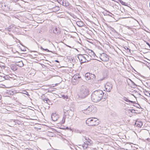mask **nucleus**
Here are the masks:
<instances>
[{"instance_id":"dca6fc26","label":"nucleus","mask_w":150,"mask_h":150,"mask_svg":"<svg viewBox=\"0 0 150 150\" xmlns=\"http://www.w3.org/2000/svg\"><path fill=\"white\" fill-rule=\"evenodd\" d=\"M91 74L89 73H87L85 75V77L86 78V80L90 79Z\"/></svg>"},{"instance_id":"603ef678","label":"nucleus","mask_w":150,"mask_h":150,"mask_svg":"<svg viewBox=\"0 0 150 150\" xmlns=\"http://www.w3.org/2000/svg\"><path fill=\"white\" fill-rule=\"evenodd\" d=\"M118 117H116V119H117Z\"/></svg>"},{"instance_id":"9b49d317","label":"nucleus","mask_w":150,"mask_h":150,"mask_svg":"<svg viewBox=\"0 0 150 150\" xmlns=\"http://www.w3.org/2000/svg\"><path fill=\"white\" fill-rule=\"evenodd\" d=\"M91 143H90L89 142H86V141L84 142L82 146L84 149H86L89 146H91Z\"/></svg>"},{"instance_id":"09e8293b","label":"nucleus","mask_w":150,"mask_h":150,"mask_svg":"<svg viewBox=\"0 0 150 150\" xmlns=\"http://www.w3.org/2000/svg\"><path fill=\"white\" fill-rule=\"evenodd\" d=\"M76 82V81H75V80H74V83H75Z\"/></svg>"},{"instance_id":"1a4fd4ad","label":"nucleus","mask_w":150,"mask_h":150,"mask_svg":"<svg viewBox=\"0 0 150 150\" xmlns=\"http://www.w3.org/2000/svg\"><path fill=\"white\" fill-rule=\"evenodd\" d=\"M51 32H52L55 34L59 35L60 33V31L59 28H57L55 26H54L52 28Z\"/></svg>"},{"instance_id":"e433bc0d","label":"nucleus","mask_w":150,"mask_h":150,"mask_svg":"<svg viewBox=\"0 0 150 150\" xmlns=\"http://www.w3.org/2000/svg\"><path fill=\"white\" fill-rule=\"evenodd\" d=\"M133 83L134 84V85H133L134 88L136 87V85L135 84V83L133 82Z\"/></svg>"},{"instance_id":"3c124183","label":"nucleus","mask_w":150,"mask_h":150,"mask_svg":"<svg viewBox=\"0 0 150 150\" xmlns=\"http://www.w3.org/2000/svg\"><path fill=\"white\" fill-rule=\"evenodd\" d=\"M124 149L125 150H128V149H126L125 150L124 149Z\"/></svg>"},{"instance_id":"b1692460","label":"nucleus","mask_w":150,"mask_h":150,"mask_svg":"<svg viewBox=\"0 0 150 150\" xmlns=\"http://www.w3.org/2000/svg\"><path fill=\"white\" fill-rule=\"evenodd\" d=\"M85 140L86 141V142H89L90 143H91V140L89 139L88 138H86L85 137Z\"/></svg>"},{"instance_id":"39448f33","label":"nucleus","mask_w":150,"mask_h":150,"mask_svg":"<svg viewBox=\"0 0 150 150\" xmlns=\"http://www.w3.org/2000/svg\"><path fill=\"white\" fill-rule=\"evenodd\" d=\"M79 74H76L74 75L73 77L71 82L74 85H76L79 82V79H81V76H79Z\"/></svg>"},{"instance_id":"4be33fe9","label":"nucleus","mask_w":150,"mask_h":150,"mask_svg":"<svg viewBox=\"0 0 150 150\" xmlns=\"http://www.w3.org/2000/svg\"><path fill=\"white\" fill-rule=\"evenodd\" d=\"M90 79H94L96 78L95 75L93 74H91Z\"/></svg>"},{"instance_id":"6e6d98bb","label":"nucleus","mask_w":150,"mask_h":150,"mask_svg":"<svg viewBox=\"0 0 150 150\" xmlns=\"http://www.w3.org/2000/svg\"><path fill=\"white\" fill-rule=\"evenodd\" d=\"M110 14H112L111 13H110Z\"/></svg>"},{"instance_id":"72a5a7b5","label":"nucleus","mask_w":150,"mask_h":150,"mask_svg":"<svg viewBox=\"0 0 150 150\" xmlns=\"http://www.w3.org/2000/svg\"><path fill=\"white\" fill-rule=\"evenodd\" d=\"M47 99H48V98H44V99L43 100L44 102L47 103Z\"/></svg>"},{"instance_id":"6ab92c4d","label":"nucleus","mask_w":150,"mask_h":150,"mask_svg":"<svg viewBox=\"0 0 150 150\" xmlns=\"http://www.w3.org/2000/svg\"><path fill=\"white\" fill-rule=\"evenodd\" d=\"M5 106V104L3 103L2 101H0V107L1 108H4Z\"/></svg>"},{"instance_id":"f03ea898","label":"nucleus","mask_w":150,"mask_h":150,"mask_svg":"<svg viewBox=\"0 0 150 150\" xmlns=\"http://www.w3.org/2000/svg\"><path fill=\"white\" fill-rule=\"evenodd\" d=\"M89 94V90L87 87L85 86H82L80 89V91L78 93V96L81 98H84L86 97Z\"/></svg>"},{"instance_id":"20e7f679","label":"nucleus","mask_w":150,"mask_h":150,"mask_svg":"<svg viewBox=\"0 0 150 150\" xmlns=\"http://www.w3.org/2000/svg\"><path fill=\"white\" fill-rule=\"evenodd\" d=\"M86 123L89 126H95L98 125V120L95 117L89 118L86 120Z\"/></svg>"},{"instance_id":"423d86ee","label":"nucleus","mask_w":150,"mask_h":150,"mask_svg":"<svg viewBox=\"0 0 150 150\" xmlns=\"http://www.w3.org/2000/svg\"><path fill=\"white\" fill-rule=\"evenodd\" d=\"M64 114H65L67 115H67L69 117H71L73 116L74 115V112L73 110H72L71 109H70L69 108V109H66V107H64Z\"/></svg>"},{"instance_id":"2f4dec72","label":"nucleus","mask_w":150,"mask_h":150,"mask_svg":"<svg viewBox=\"0 0 150 150\" xmlns=\"http://www.w3.org/2000/svg\"><path fill=\"white\" fill-rule=\"evenodd\" d=\"M62 97L64 98V99H65L66 98L67 99V97L66 96H65V95L63 94L61 95Z\"/></svg>"},{"instance_id":"4c0bfd02","label":"nucleus","mask_w":150,"mask_h":150,"mask_svg":"<svg viewBox=\"0 0 150 150\" xmlns=\"http://www.w3.org/2000/svg\"><path fill=\"white\" fill-rule=\"evenodd\" d=\"M45 50L46 51H47L48 52H50V51H49L48 49H45Z\"/></svg>"},{"instance_id":"c85d7f7f","label":"nucleus","mask_w":150,"mask_h":150,"mask_svg":"<svg viewBox=\"0 0 150 150\" xmlns=\"http://www.w3.org/2000/svg\"><path fill=\"white\" fill-rule=\"evenodd\" d=\"M32 52H35V54H34V55L35 56H37L38 55V54H39V53L36 51H32Z\"/></svg>"},{"instance_id":"7ed1b4c3","label":"nucleus","mask_w":150,"mask_h":150,"mask_svg":"<svg viewBox=\"0 0 150 150\" xmlns=\"http://www.w3.org/2000/svg\"><path fill=\"white\" fill-rule=\"evenodd\" d=\"M97 109L95 106L93 105H90L85 110H83V112L87 115L93 114L96 112Z\"/></svg>"},{"instance_id":"5701e85b","label":"nucleus","mask_w":150,"mask_h":150,"mask_svg":"<svg viewBox=\"0 0 150 150\" xmlns=\"http://www.w3.org/2000/svg\"><path fill=\"white\" fill-rule=\"evenodd\" d=\"M57 2L60 4H64L63 1H64V0H57Z\"/></svg>"},{"instance_id":"aec40b11","label":"nucleus","mask_w":150,"mask_h":150,"mask_svg":"<svg viewBox=\"0 0 150 150\" xmlns=\"http://www.w3.org/2000/svg\"><path fill=\"white\" fill-rule=\"evenodd\" d=\"M77 24L79 27H82L83 25V23L82 21L77 22Z\"/></svg>"},{"instance_id":"58836bf2","label":"nucleus","mask_w":150,"mask_h":150,"mask_svg":"<svg viewBox=\"0 0 150 150\" xmlns=\"http://www.w3.org/2000/svg\"><path fill=\"white\" fill-rule=\"evenodd\" d=\"M132 102H133V103H133V104H136V102L135 101H132Z\"/></svg>"},{"instance_id":"f3484780","label":"nucleus","mask_w":150,"mask_h":150,"mask_svg":"<svg viewBox=\"0 0 150 150\" xmlns=\"http://www.w3.org/2000/svg\"><path fill=\"white\" fill-rule=\"evenodd\" d=\"M66 116V115L65 114H64V116L63 117L62 120L61 124H64L65 123Z\"/></svg>"},{"instance_id":"f704fd0d","label":"nucleus","mask_w":150,"mask_h":150,"mask_svg":"<svg viewBox=\"0 0 150 150\" xmlns=\"http://www.w3.org/2000/svg\"><path fill=\"white\" fill-rule=\"evenodd\" d=\"M110 30H111L112 31H115V30L114 29V28L110 26Z\"/></svg>"},{"instance_id":"864d4df0","label":"nucleus","mask_w":150,"mask_h":150,"mask_svg":"<svg viewBox=\"0 0 150 150\" xmlns=\"http://www.w3.org/2000/svg\"><path fill=\"white\" fill-rule=\"evenodd\" d=\"M149 6H150V3H149Z\"/></svg>"},{"instance_id":"bb28decb","label":"nucleus","mask_w":150,"mask_h":150,"mask_svg":"<svg viewBox=\"0 0 150 150\" xmlns=\"http://www.w3.org/2000/svg\"><path fill=\"white\" fill-rule=\"evenodd\" d=\"M47 103L49 105H50V104H52L51 102V101L49 99H47Z\"/></svg>"},{"instance_id":"79ce46f5","label":"nucleus","mask_w":150,"mask_h":150,"mask_svg":"<svg viewBox=\"0 0 150 150\" xmlns=\"http://www.w3.org/2000/svg\"><path fill=\"white\" fill-rule=\"evenodd\" d=\"M2 98V97H1V95L0 94V100H1V99Z\"/></svg>"},{"instance_id":"49530a36","label":"nucleus","mask_w":150,"mask_h":150,"mask_svg":"<svg viewBox=\"0 0 150 150\" xmlns=\"http://www.w3.org/2000/svg\"><path fill=\"white\" fill-rule=\"evenodd\" d=\"M108 15L109 16H111H111H111V15H110L108 14Z\"/></svg>"},{"instance_id":"6e6552de","label":"nucleus","mask_w":150,"mask_h":150,"mask_svg":"<svg viewBox=\"0 0 150 150\" xmlns=\"http://www.w3.org/2000/svg\"><path fill=\"white\" fill-rule=\"evenodd\" d=\"M100 59L102 61L104 62H107L109 60L108 56L106 54L104 53H102L100 56Z\"/></svg>"},{"instance_id":"7c9ffc66","label":"nucleus","mask_w":150,"mask_h":150,"mask_svg":"<svg viewBox=\"0 0 150 150\" xmlns=\"http://www.w3.org/2000/svg\"><path fill=\"white\" fill-rule=\"evenodd\" d=\"M54 8L56 9V11H58L59 9V8L58 6H56Z\"/></svg>"},{"instance_id":"5fc2aeb1","label":"nucleus","mask_w":150,"mask_h":150,"mask_svg":"<svg viewBox=\"0 0 150 150\" xmlns=\"http://www.w3.org/2000/svg\"><path fill=\"white\" fill-rule=\"evenodd\" d=\"M137 108H139V107H137Z\"/></svg>"},{"instance_id":"412c9836","label":"nucleus","mask_w":150,"mask_h":150,"mask_svg":"<svg viewBox=\"0 0 150 150\" xmlns=\"http://www.w3.org/2000/svg\"><path fill=\"white\" fill-rule=\"evenodd\" d=\"M10 68L13 71H15L16 70V69L15 65L11 66H10Z\"/></svg>"},{"instance_id":"37998d69","label":"nucleus","mask_w":150,"mask_h":150,"mask_svg":"<svg viewBox=\"0 0 150 150\" xmlns=\"http://www.w3.org/2000/svg\"><path fill=\"white\" fill-rule=\"evenodd\" d=\"M132 111H135V110L134 109H132V111H131V112H132Z\"/></svg>"},{"instance_id":"f8f14e48","label":"nucleus","mask_w":150,"mask_h":150,"mask_svg":"<svg viewBox=\"0 0 150 150\" xmlns=\"http://www.w3.org/2000/svg\"><path fill=\"white\" fill-rule=\"evenodd\" d=\"M88 55L91 57L95 58L96 57L94 52L91 50H89L88 51Z\"/></svg>"},{"instance_id":"f257e3e1","label":"nucleus","mask_w":150,"mask_h":150,"mask_svg":"<svg viewBox=\"0 0 150 150\" xmlns=\"http://www.w3.org/2000/svg\"><path fill=\"white\" fill-rule=\"evenodd\" d=\"M107 98L106 94L104 95L103 91L100 90H98L93 92L91 95V99L95 103L99 102L102 99L105 100Z\"/></svg>"},{"instance_id":"de8ad7c7","label":"nucleus","mask_w":150,"mask_h":150,"mask_svg":"<svg viewBox=\"0 0 150 150\" xmlns=\"http://www.w3.org/2000/svg\"><path fill=\"white\" fill-rule=\"evenodd\" d=\"M88 57V56L87 55V56H86V59H87V57Z\"/></svg>"},{"instance_id":"a878e982","label":"nucleus","mask_w":150,"mask_h":150,"mask_svg":"<svg viewBox=\"0 0 150 150\" xmlns=\"http://www.w3.org/2000/svg\"><path fill=\"white\" fill-rule=\"evenodd\" d=\"M5 6L6 7H7V8L6 9V10H9L10 9V6L9 5H5Z\"/></svg>"},{"instance_id":"0eeeda50","label":"nucleus","mask_w":150,"mask_h":150,"mask_svg":"<svg viewBox=\"0 0 150 150\" xmlns=\"http://www.w3.org/2000/svg\"><path fill=\"white\" fill-rule=\"evenodd\" d=\"M86 56H87V55L86 54H79L78 55V57L81 62L83 63L85 62L86 60L87 62L89 61L87 59H86Z\"/></svg>"},{"instance_id":"8fccbe9b","label":"nucleus","mask_w":150,"mask_h":150,"mask_svg":"<svg viewBox=\"0 0 150 150\" xmlns=\"http://www.w3.org/2000/svg\"><path fill=\"white\" fill-rule=\"evenodd\" d=\"M138 104L139 105V106L140 108H141V106H140V105H139V104Z\"/></svg>"},{"instance_id":"473e14b6","label":"nucleus","mask_w":150,"mask_h":150,"mask_svg":"<svg viewBox=\"0 0 150 150\" xmlns=\"http://www.w3.org/2000/svg\"><path fill=\"white\" fill-rule=\"evenodd\" d=\"M23 93L27 95L28 96H30L28 92L26 91H25V92Z\"/></svg>"},{"instance_id":"ea45409f","label":"nucleus","mask_w":150,"mask_h":150,"mask_svg":"<svg viewBox=\"0 0 150 150\" xmlns=\"http://www.w3.org/2000/svg\"><path fill=\"white\" fill-rule=\"evenodd\" d=\"M40 48H41V49L42 50H45V49H44V48H43L42 47H41V46L40 47Z\"/></svg>"},{"instance_id":"ddd939ff","label":"nucleus","mask_w":150,"mask_h":150,"mask_svg":"<svg viewBox=\"0 0 150 150\" xmlns=\"http://www.w3.org/2000/svg\"><path fill=\"white\" fill-rule=\"evenodd\" d=\"M51 118L52 120L54 121H56L58 118V116L55 113H53L51 115Z\"/></svg>"},{"instance_id":"2eb2a0df","label":"nucleus","mask_w":150,"mask_h":150,"mask_svg":"<svg viewBox=\"0 0 150 150\" xmlns=\"http://www.w3.org/2000/svg\"><path fill=\"white\" fill-rule=\"evenodd\" d=\"M16 64L17 65L20 67H22L23 65V62L22 61L16 62Z\"/></svg>"},{"instance_id":"c9c22d12","label":"nucleus","mask_w":150,"mask_h":150,"mask_svg":"<svg viewBox=\"0 0 150 150\" xmlns=\"http://www.w3.org/2000/svg\"><path fill=\"white\" fill-rule=\"evenodd\" d=\"M146 43L149 46V47L150 48V44H149V43L147 42H146Z\"/></svg>"},{"instance_id":"cd10ccee","label":"nucleus","mask_w":150,"mask_h":150,"mask_svg":"<svg viewBox=\"0 0 150 150\" xmlns=\"http://www.w3.org/2000/svg\"><path fill=\"white\" fill-rule=\"evenodd\" d=\"M120 3H121V4L122 5H125V6H126V3L124 2H123V1H121V2Z\"/></svg>"},{"instance_id":"a19ab883","label":"nucleus","mask_w":150,"mask_h":150,"mask_svg":"<svg viewBox=\"0 0 150 150\" xmlns=\"http://www.w3.org/2000/svg\"><path fill=\"white\" fill-rule=\"evenodd\" d=\"M55 62H59V61L58 60H55Z\"/></svg>"},{"instance_id":"393cba45","label":"nucleus","mask_w":150,"mask_h":150,"mask_svg":"<svg viewBox=\"0 0 150 150\" xmlns=\"http://www.w3.org/2000/svg\"><path fill=\"white\" fill-rule=\"evenodd\" d=\"M64 4H62V5L64 6H67L69 5V3L68 2L66 3V1L64 0V1H63Z\"/></svg>"},{"instance_id":"a18cd8bd","label":"nucleus","mask_w":150,"mask_h":150,"mask_svg":"<svg viewBox=\"0 0 150 150\" xmlns=\"http://www.w3.org/2000/svg\"><path fill=\"white\" fill-rule=\"evenodd\" d=\"M2 67H3L4 68L5 67V66H4V65H2Z\"/></svg>"},{"instance_id":"c03bdc74","label":"nucleus","mask_w":150,"mask_h":150,"mask_svg":"<svg viewBox=\"0 0 150 150\" xmlns=\"http://www.w3.org/2000/svg\"><path fill=\"white\" fill-rule=\"evenodd\" d=\"M119 1H120V3L121 1H122V0H119Z\"/></svg>"},{"instance_id":"a211bd4d","label":"nucleus","mask_w":150,"mask_h":150,"mask_svg":"<svg viewBox=\"0 0 150 150\" xmlns=\"http://www.w3.org/2000/svg\"><path fill=\"white\" fill-rule=\"evenodd\" d=\"M122 99H123V100H124L126 101V102H127L133 103L132 102V101H131V100H129L127 98H126L125 97H124L122 98Z\"/></svg>"},{"instance_id":"4468645a","label":"nucleus","mask_w":150,"mask_h":150,"mask_svg":"<svg viewBox=\"0 0 150 150\" xmlns=\"http://www.w3.org/2000/svg\"><path fill=\"white\" fill-rule=\"evenodd\" d=\"M135 125H136L138 127L140 128L143 125V123L142 122L136 121Z\"/></svg>"},{"instance_id":"9d476101","label":"nucleus","mask_w":150,"mask_h":150,"mask_svg":"<svg viewBox=\"0 0 150 150\" xmlns=\"http://www.w3.org/2000/svg\"><path fill=\"white\" fill-rule=\"evenodd\" d=\"M105 87L107 91L110 92L112 88V85L110 83H107L105 85Z\"/></svg>"},{"instance_id":"c756f323","label":"nucleus","mask_w":150,"mask_h":150,"mask_svg":"<svg viewBox=\"0 0 150 150\" xmlns=\"http://www.w3.org/2000/svg\"><path fill=\"white\" fill-rule=\"evenodd\" d=\"M76 132L77 133H81L82 132V131L77 129L76 130Z\"/></svg>"}]
</instances>
